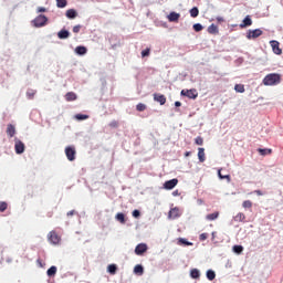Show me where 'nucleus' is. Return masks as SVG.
<instances>
[{
  "label": "nucleus",
  "mask_w": 283,
  "mask_h": 283,
  "mask_svg": "<svg viewBox=\"0 0 283 283\" xmlns=\"http://www.w3.org/2000/svg\"><path fill=\"white\" fill-rule=\"evenodd\" d=\"M136 108H137V111H138L139 113H143L144 111L147 109V106H146V104H144L143 102H139V103L137 104Z\"/></svg>",
  "instance_id": "31"
},
{
  "label": "nucleus",
  "mask_w": 283,
  "mask_h": 283,
  "mask_svg": "<svg viewBox=\"0 0 283 283\" xmlns=\"http://www.w3.org/2000/svg\"><path fill=\"white\" fill-rule=\"evenodd\" d=\"M111 126L117 127L118 123L117 122L111 123Z\"/></svg>",
  "instance_id": "56"
},
{
  "label": "nucleus",
  "mask_w": 283,
  "mask_h": 283,
  "mask_svg": "<svg viewBox=\"0 0 283 283\" xmlns=\"http://www.w3.org/2000/svg\"><path fill=\"white\" fill-rule=\"evenodd\" d=\"M243 249H233V252L237 254V255H241Z\"/></svg>",
  "instance_id": "48"
},
{
  "label": "nucleus",
  "mask_w": 283,
  "mask_h": 283,
  "mask_svg": "<svg viewBox=\"0 0 283 283\" xmlns=\"http://www.w3.org/2000/svg\"><path fill=\"white\" fill-rule=\"evenodd\" d=\"M154 101H156L157 103H160V104L167 103V98H166L165 94H154Z\"/></svg>",
  "instance_id": "13"
},
{
  "label": "nucleus",
  "mask_w": 283,
  "mask_h": 283,
  "mask_svg": "<svg viewBox=\"0 0 283 283\" xmlns=\"http://www.w3.org/2000/svg\"><path fill=\"white\" fill-rule=\"evenodd\" d=\"M198 158H199L200 163H205L206 154H205V148L203 147L198 148Z\"/></svg>",
  "instance_id": "18"
},
{
  "label": "nucleus",
  "mask_w": 283,
  "mask_h": 283,
  "mask_svg": "<svg viewBox=\"0 0 283 283\" xmlns=\"http://www.w3.org/2000/svg\"><path fill=\"white\" fill-rule=\"evenodd\" d=\"M208 32L209 34H219V27L210 24V27H208Z\"/></svg>",
  "instance_id": "22"
},
{
  "label": "nucleus",
  "mask_w": 283,
  "mask_h": 283,
  "mask_svg": "<svg viewBox=\"0 0 283 283\" xmlns=\"http://www.w3.org/2000/svg\"><path fill=\"white\" fill-rule=\"evenodd\" d=\"M66 17L67 18H76L77 17L76 10H74L73 8H71L70 10H66Z\"/></svg>",
  "instance_id": "27"
},
{
  "label": "nucleus",
  "mask_w": 283,
  "mask_h": 283,
  "mask_svg": "<svg viewBox=\"0 0 283 283\" xmlns=\"http://www.w3.org/2000/svg\"><path fill=\"white\" fill-rule=\"evenodd\" d=\"M65 155L69 160H75L76 158V148L75 146H66Z\"/></svg>",
  "instance_id": "5"
},
{
  "label": "nucleus",
  "mask_w": 283,
  "mask_h": 283,
  "mask_svg": "<svg viewBox=\"0 0 283 283\" xmlns=\"http://www.w3.org/2000/svg\"><path fill=\"white\" fill-rule=\"evenodd\" d=\"M271 48L274 52V54H282V49H280V42L279 40H271L270 41Z\"/></svg>",
  "instance_id": "8"
},
{
  "label": "nucleus",
  "mask_w": 283,
  "mask_h": 283,
  "mask_svg": "<svg viewBox=\"0 0 283 283\" xmlns=\"http://www.w3.org/2000/svg\"><path fill=\"white\" fill-rule=\"evenodd\" d=\"M81 28H82L81 24H77L76 27L73 28V32L77 34L78 32H81Z\"/></svg>",
  "instance_id": "46"
},
{
  "label": "nucleus",
  "mask_w": 283,
  "mask_h": 283,
  "mask_svg": "<svg viewBox=\"0 0 283 283\" xmlns=\"http://www.w3.org/2000/svg\"><path fill=\"white\" fill-rule=\"evenodd\" d=\"M8 209V202L0 200V212H4Z\"/></svg>",
  "instance_id": "33"
},
{
  "label": "nucleus",
  "mask_w": 283,
  "mask_h": 283,
  "mask_svg": "<svg viewBox=\"0 0 283 283\" xmlns=\"http://www.w3.org/2000/svg\"><path fill=\"white\" fill-rule=\"evenodd\" d=\"M219 217H220V212L216 211V212H211V213L207 214L206 219L208 221H216V219H219Z\"/></svg>",
  "instance_id": "17"
},
{
  "label": "nucleus",
  "mask_w": 283,
  "mask_h": 283,
  "mask_svg": "<svg viewBox=\"0 0 283 283\" xmlns=\"http://www.w3.org/2000/svg\"><path fill=\"white\" fill-rule=\"evenodd\" d=\"M180 14H178V12H170V14L167 15L169 22H178Z\"/></svg>",
  "instance_id": "15"
},
{
  "label": "nucleus",
  "mask_w": 283,
  "mask_h": 283,
  "mask_svg": "<svg viewBox=\"0 0 283 283\" xmlns=\"http://www.w3.org/2000/svg\"><path fill=\"white\" fill-rule=\"evenodd\" d=\"M134 273L135 274H144V266L143 264H136L134 268Z\"/></svg>",
  "instance_id": "25"
},
{
  "label": "nucleus",
  "mask_w": 283,
  "mask_h": 283,
  "mask_svg": "<svg viewBox=\"0 0 283 283\" xmlns=\"http://www.w3.org/2000/svg\"><path fill=\"white\" fill-rule=\"evenodd\" d=\"M168 217H169V219H179V217H181L180 209H178V207L170 209Z\"/></svg>",
  "instance_id": "10"
},
{
  "label": "nucleus",
  "mask_w": 283,
  "mask_h": 283,
  "mask_svg": "<svg viewBox=\"0 0 283 283\" xmlns=\"http://www.w3.org/2000/svg\"><path fill=\"white\" fill-rule=\"evenodd\" d=\"M195 143L196 145L202 146L203 145L202 136H197V138H195Z\"/></svg>",
  "instance_id": "40"
},
{
  "label": "nucleus",
  "mask_w": 283,
  "mask_h": 283,
  "mask_svg": "<svg viewBox=\"0 0 283 283\" xmlns=\"http://www.w3.org/2000/svg\"><path fill=\"white\" fill-rule=\"evenodd\" d=\"M218 175H219V178H220V179L231 180L230 175H222V174H221V168H219Z\"/></svg>",
  "instance_id": "39"
},
{
  "label": "nucleus",
  "mask_w": 283,
  "mask_h": 283,
  "mask_svg": "<svg viewBox=\"0 0 283 283\" xmlns=\"http://www.w3.org/2000/svg\"><path fill=\"white\" fill-rule=\"evenodd\" d=\"M48 240L52 244H60L62 241L61 234H59V232H56V231H50L48 233Z\"/></svg>",
  "instance_id": "3"
},
{
  "label": "nucleus",
  "mask_w": 283,
  "mask_h": 283,
  "mask_svg": "<svg viewBox=\"0 0 283 283\" xmlns=\"http://www.w3.org/2000/svg\"><path fill=\"white\" fill-rule=\"evenodd\" d=\"M49 217H53V212H49Z\"/></svg>",
  "instance_id": "57"
},
{
  "label": "nucleus",
  "mask_w": 283,
  "mask_h": 283,
  "mask_svg": "<svg viewBox=\"0 0 283 283\" xmlns=\"http://www.w3.org/2000/svg\"><path fill=\"white\" fill-rule=\"evenodd\" d=\"M133 217H135V219H138L140 217V210H133Z\"/></svg>",
  "instance_id": "45"
},
{
  "label": "nucleus",
  "mask_w": 283,
  "mask_h": 283,
  "mask_svg": "<svg viewBox=\"0 0 283 283\" xmlns=\"http://www.w3.org/2000/svg\"><path fill=\"white\" fill-rule=\"evenodd\" d=\"M48 20H49L48 15L39 14V15H36V18H34L32 20V24L35 28H42V27H45L48 24Z\"/></svg>",
  "instance_id": "2"
},
{
  "label": "nucleus",
  "mask_w": 283,
  "mask_h": 283,
  "mask_svg": "<svg viewBox=\"0 0 283 283\" xmlns=\"http://www.w3.org/2000/svg\"><path fill=\"white\" fill-rule=\"evenodd\" d=\"M88 117V114H75L77 120H86Z\"/></svg>",
  "instance_id": "32"
},
{
  "label": "nucleus",
  "mask_w": 283,
  "mask_h": 283,
  "mask_svg": "<svg viewBox=\"0 0 283 283\" xmlns=\"http://www.w3.org/2000/svg\"><path fill=\"white\" fill-rule=\"evenodd\" d=\"M281 83V74H277L275 72L271 74H266L263 78V84L265 86H275L276 84Z\"/></svg>",
  "instance_id": "1"
},
{
  "label": "nucleus",
  "mask_w": 283,
  "mask_h": 283,
  "mask_svg": "<svg viewBox=\"0 0 283 283\" xmlns=\"http://www.w3.org/2000/svg\"><path fill=\"white\" fill-rule=\"evenodd\" d=\"M262 34H263V30H261V28H255L254 30H249L247 34V39L249 40L259 39L260 36H262Z\"/></svg>",
  "instance_id": "4"
},
{
  "label": "nucleus",
  "mask_w": 283,
  "mask_h": 283,
  "mask_svg": "<svg viewBox=\"0 0 283 283\" xmlns=\"http://www.w3.org/2000/svg\"><path fill=\"white\" fill-rule=\"evenodd\" d=\"M217 22H224V18L222 15H217Z\"/></svg>",
  "instance_id": "50"
},
{
  "label": "nucleus",
  "mask_w": 283,
  "mask_h": 283,
  "mask_svg": "<svg viewBox=\"0 0 283 283\" xmlns=\"http://www.w3.org/2000/svg\"><path fill=\"white\" fill-rule=\"evenodd\" d=\"M245 219H247V217H245L244 212H238L234 217L235 222H245Z\"/></svg>",
  "instance_id": "19"
},
{
  "label": "nucleus",
  "mask_w": 283,
  "mask_h": 283,
  "mask_svg": "<svg viewBox=\"0 0 283 283\" xmlns=\"http://www.w3.org/2000/svg\"><path fill=\"white\" fill-rule=\"evenodd\" d=\"M190 155H191V153H190L189 150H187V151L185 153V157H190Z\"/></svg>",
  "instance_id": "55"
},
{
  "label": "nucleus",
  "mask_w": 283,
  "mask_h": 283,
  "mask_svg": "<svg viewBox=\"0 0 283 283\" xmlns=\"http://www.w3.org/2000/svg\"><path fill=\"white\" fill-rule=\"evenodd\" d=\"M107 271L111 274H116L117 273V264H108Z\"/></svg>",
  "instance_id": "26"
},
{
  "label": "nucleus",
  "mask_w": 283,
  "mask_h": 283,
  "mask_svg": "<svg viewBox=\"0 0 283 283\" xmlns=\"http://www.w3.org/2000/svg\"><path fill=\"white\" fill-rule=\"evenodd\" d=\"M193 30H195L196 32H201V30H203V27H202V24L197 23V24H193Z\"/></svg>",
  "instance_id": "42"
},
{
  "label": "nucleus",
  "mask_w": 283,
  "mask_h": 283,
  "mask_svg": "<svg viewBox=\"0 0 283 283\" xmlns=\"http://www.w3.org/2000/svg\"><path fill=\"white\" fill-rule=\"evenodd\" d=\"M258 151L263 157H265L266 155H272V153H273L272 148H258Z\"/></svg>",
  "instance_id": "20"
},
{
  "label": "nucleus",
  "mask_w": 283,
  "mask_h": 283,
  "mask_svg": "<svg viewBox=\"0 0 283 283\" xmlns=\"http://www.w3.org/2000/svg\"><path fill=\"white\" fill-rule=\"evenodd\" d=\"M242 207L243 209H252L253 207L252 200H243Z\"/></svg>",
  "instance_id": "28"
},
{
  "label": "nucleus",
  "mask_w": 283,
  "mask_h": 283,
  "mask_svg": "<svg viewBox=\"0 0 283 283\" xmlns=\"http://www.w3.org/2000/svg\"><path fill=\"white\" fill-rule=\"evenodd\" d=\"M75 212H76V210H69L67 217H71V216L75 214Z\"/></svg>",
  "instance_id": "51"
},
{
  "label": "nucleus",
  "mask_w": 283,
  "mask_h": 283,
  "mask_svg": "<svg viewBox=\"0 0 283 283\" xmlns=\"http://www.w3.org/2000/svg\"><path fill=\"white\" fill-rule=\"evenodd\" d=\"M176 243L179 244L180 247H190L193 244V243H190V241H188V239H184V238L177 239Z\"/></svg>",
  "instance_id": "16"
},
{
  "label": "nucleus",
  "mask_w": 283,
  "mask_h": 283,
  "mask_svg": "<svg viewBox=\"0 0 283 283\" xmlns=\"http://www.w3.org/2000/svg\"><path fill=\"white\" fill-rule=\"evenodd\" d=\"M147 243H139L137 244V247H135V249H147Z\"/></svg>",
  "instance_id": "47"
},
{
  "label": "nucleus",
  "mask_w": 283,
  "mask_h": 283,
  "mask_svg": "<svg viewBox=\"0 0 283 283\" xmlns=\"http://www.w3.org/2000/svg\"><path fill=\"white\" fill-rule=\"evenodd\" d=\"M35 94H36V91H33V88L27 91L28 98H31V99L34 98Z\"/></svg>",
  "instance_id": "38"
},
{
  "label": "nucleus",
  "mask_w": 283,
  "mask_h": 283,
  "mask_svg": "<svg viewBox=\"0 0 283 283\" xmlns=\"http://www.w3.org/2000/svg\"><path fill=\"white\" fill-rule=\"evenodd\" d=\"M57 8H65L67 6V0H56Z\"/></svg>",
  "instance_id": "37"
},
{
  "label": "nucleus",
  "mask_w": 283,
  "mask_h": 283,
  "mask_svg": "<svg viewBox=\"0 0 283 283\" xmlns=\"http://www.w3.org/2000/svg\"><path fill=\"white\" fill-rule=\"evenodd\" d=\"M147 252V249H135L136 255H144Z\"/></svg>",
  "instance_id": "41"
},
{
  "label": "nucleus",
  "mask_w": 283,
  "mask_h": 283,
  "mask_svg": "<svg viewBox=\"0 0 283 283\" xmlns=\"http://www.w3.org/2000/svg\"><path fill=\"white\" fill-rule=\"evenodd\" d=\"M207 279L209 281H214L216 279V272L214 271H207Z\"/></svg>",
  "instance_id": "34"
},
{
  "label": "nucleus",
  "mask_w": 283,
  "mask_h": 283,
  "mask_svg": "<svg viewBox=\"0 0 283 283\" xmlns=\"http://www.w3.org/2000/svg\"><path fill=\"white\" fill-rule=\"evenodd\" d=\"M190 276L192 279H200V271H198V269H192L190 272Z\"/></svg>",
  "instance_id": "29"
},
{
  "label": "nucleus",
  "mask_w": 283,
  "mask_h": 283,
  "mask_svg": "<svg viewBox=\"0 0 283 283\" xmlns=\"http://www.w3.org/2000/svg\"><path fill=\"white\" fill-rule=\"evenodd\" d=\"M115 219L116 221L122 222V224H125L126 222L124 212H117Z\"/></svg>",
  "instance_id": "23"
},
{
  "label": "nucleus",
  "mask_w": 283,
  "mask_h": 283,
  "mask_svg": "<svg viewBox=\"0 0 283 283\" xmlns=\"http://www.w3.org/2000/svg\"><path fill=\"white\" fill-rule=\"evenodd\" d=\"M253 20L251 15H245L243 22L240 24V28H247V27H252Z\"/></svg>",
  "instance_id": "11"
},
{
  "label": "nucleus",
  "mask_w": 283,
  "mask_h": 283,
  "mask_svg": "<svg viewBox=\"0 0 283 283\" xmlns=\"http://www.w3.org/2000/svg\"><path fill=\"white\" fill-rule=\"evenodd\" d=\"M234 91H235V92H245V86H244V84H235V85H234Z\"/></svg>",
  "instance_id": "35"
},
{
  "label": "nucleus",
  "mask_w": 283,
  "mask_h": 283,
  "mask_svg": "<svg viewBox=\"0 0 283 283\" xmlns=\"http://www.w3.org/2000/svg\"><path fill=\"white\" fill-rule=\"evenodd\" d=\"M149 54H150V49H145L142 51L143 59H145V56H149Z\"/></svg>",
  "instance_id": "43"
},
{
  "label": "nucleus",
  "mask_w": 283,
  "mask_h": 283,
  "mask_svg": "<svg viewBox=\"0 0 283 283\" xmlns=\"http://www.w3.org/2000/svg\"><path fill=\"white\" fill-rule=\"evenodd\" d=\"M200 14V10L199 8H197V6H195L193 8L190 9V17L192 18H197Z\"/></svg>",
  "instance_id": "24"
},
{
  "label": "nucleus",
  "mask_w": 283,
  "mask_h": 283,
  "mask_svg": "<svg viewBox=\"0 0 283 283\" xmlns=\"http://www.w3.org/2000/svg\"><path fill=\"white\" fill-rule=\"evenodd\" d=\"M233 249H243L241 244H234Z\"/></svg>",
  "instance_id": "53"
},
{
  "label": "nucleus",
  "mask_w": 283,
  "mask_h": 283,
  "mask_svg": "<svg viewBox=\"0 0 283 283\" xmlns=\"http://www.w3.org/2000/svg\"><path fill=\"white\" fill-rule=\"evenodd\" d=\"M75 52H77V54H86L87 49L85 46H77Z\"/></svg>",
  "instance_id": "36"
},
{
  "label": "nucleus",
  "mask_w": 283,
  "mask_h": 283,
  "mask_svg": "<svg viewBox=\"0 0 283 283\" xmlns=\"http://www.w3.org/2000/svg\"><path fill=\"white\" fill-rule=\"evenodd\" d=\"M254 192H256V195H258L259 197H261V196L263 195L262 190H254Z\"/></svg>",
  "instance_id": "52"
},
{
  "label": "nucleus",
  "mask_w": 283,
  "mask_h": 283,
  "mask_svg": "<svg viewBox=\"0 0 283 283\" xmlns=\"http://www.w3.org/2000/svg\"><path fill=\"white\" fill-rule=\"evenodd\" d=\"M181 104H182V103L179 102V101H176V102H175V106H181Z\"/></svg>",
  "instance_id": "54"
},
{
  "label": "nucleus",
  "mask_w": 283,
  "mask_h": 283,
  "mask_svg": "<svg viewBox=\"0 0 283 283\" xmlns=\"http://www.w3.org/2000/svg\"><path fill=\"white\" fill-rule=\"evenodd\" d=\"M38 12H46V8L43 7V6H40V7L38 8Z\"/></svg>",
  "instance_id": "49"
},
{
  "label": "nucleus",
  "mask_w": 283,
  "mask_h": 283,
  "mask_svg": "<svg viewBox=\"0 0 283 283\" xmlns=\"http://www.w3.org/2000/svg\"><path fill=\"white\" fill-rule=\"evenodd\" d=\"M14 148L18 155H22V153H24L25 145L22 143V140H15Z\"/></svg>",
  "instance_id": "9"
},
{
  "label": "nucleus",
  "mask_w": 283,
  "mask_h": 283,
  "mask_svg": "<svg viewBox=\"0 0 283 283\" xmlns=\"http://www.w3.org/2000/svg\"><path fill=\"white\" fill-rule=\"evenodd\" d=\"M177 185L178 179L166 180V182H164V189H166L167 191H171L172 189H175V187H177Z\"/></svg>",
  "instance_id": "7"
},
{
  "label": "nucleus",
  "mask_w": 283,
  "mask_h": 283,
  "mask_svg": "<svg viewBox=\"0 0 283 283\" xmlns=\"http://www.w3.org/2000/svg\"><path fill=\"white\" fill-rule=\"evenodd\" d=\"M181 95L182 96H187L188 98H192V99H196L198 97V91L196 88H190L187 90V91H181Z\"/></svg>",
  "instance_id": "6"
},
{
  "label": "nucleus",
  "mask_w": 283,
  "mask_h": 283,
  "mask_svg": "<svg viewBox=\"0 0 283 283\" xmlns=\"http://www.w3.org/2000/svg\"><path fill=\"white\" fill-rule=\"evenodd\" d=\"M57 38L59 39H69L70 38L69 30H60V32H57Z\"/></svg>",
  "instance_id": "21"
},
{
  "label": "nucleus",
  "mask_w": 283,
  "mask_h": 283,
  "mask_svg": "<svg viewBox=\"0 0 283 283\" xmlns=\"http://www.w3.org/2000/svg\"><path fill=\"white\" fill-rule=\"evenodd\" d=\"M56 273H57V268L56 266H51L48 270V276H55Z\"/></svg>",
  "instance_id": "30"
},
{
  "label": "nucleus",
  "mask_w": 283,
  "mask_h": 283,
  "mask_svg": "<svg viewBox=\"0 0 283 283\" xmlns=\"http://www.w3.org/2000/svg\"><path fill=\"white\" fill-rule=\"evenodd\" d=\"M208 237H209L208 232H202V233L200 234L199 239H200L201 241H206V240L208 239Z\"/></svg>",
  "instance_id": "44"
},
{
  "label": "nucleus",
  "mask_w": 283,
  "mask_h": 283,
  "mask_svg": "<svg viewBox=\"0 0 283 283\" xmlns=\"http://www.w3.org/2000/svg\"><path fill=\"white\" fill-rule=\"evenodd\" d=\"M76 99H77L76 92H66L65 101H67V103H71V102L76 101Z\"/></svg>",
  "instance_id": "12"
},
{
  "label": "nucleus",
  "mask_w": 283,
  "mask_h": 283,
  "mask_svg": "<svg viewBox=\"0 0 283 283\" xmlns=\"http://www.w3.org/2000/svg\"><path fill=\"white\" fill-rule=\"evenodd\" d=\"M15 133H17V129H15L14 124H8V126H7V135L12 137V136H15Z\"/></svg>",
  "instance_id": "14"
}]
</instances>
